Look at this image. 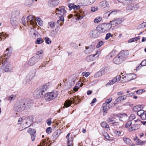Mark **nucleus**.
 Instances as JSON below:
<instances>
[{"instance_id": "obj_2", "label": "nucleus", "mask_w": 146, "mask_h": 146, "mask_svg": "<svg viewBox=\"0 0 146 146\" xmlns=\"http://www.w3.org/2000/svg\"><path fill=\"white\" fill-rule=\"evenodd\" d=\"M111 27L108 25V23H104L98 25L96 29L100 34L107 32Z\"/></svg>"}, {"instance_id": "obj_14", "label": "nucleus", "mask_w": 146, "mask_h": 146, "mask_svg": "<svg viewBox=\"0 0 146 146\" xmlns=\"http://www.w3.org/2000/svg\"><path fill=\"white\" fill-rule=\"evenodd\" d=\"M25 124L26 125L27 127H29L33 122V116H30L25 118Z\"/></svg>"}, {"instance_id": "obj_49", "label": "nucleus", "mask_w": 146, "mask_h": 146, "mask_svg": "<svg viewBox=\"0 0 146 146\" xmlns=\"http://www.w3.org/2000/svg\"><path fill=\"white\" fill-rule=\"evenodd\" d=\"M113 36V35H111L110 33H109L106 34V36L105 38V39L106 40H108L109 38L111 36L112 37Z\"/></svg>"}, {"instance_id": "obj_40", "label": "nucleus", "mask_w": 146, "mask_h": 146, "mask_svg": "<svg viewBox=\"0 0 146 146\" xmlns=\"http://www.w3.org/2000/svg\"><path fill=\"white\" fill-rule=\"evenodd\" d=\"M1 37L0 38L1 39V40H3L5 39L8 36V35H6V34H3V32L1 33H0Z\"/></svg>"}, {"instance_id": "obj_10", "label": "nucleus", "mask_w": 146, "mask_h": 146, "mask_svg": "<svg viewBox=\"0 0 146 146\" xmlns=\"http://www.w3.org/2000/svg\"><path fill=\"white\" fill-rule=\"evenodd\" d=\"M123 20L121 18H115L112 20L110 21V23H108V25L111 27L112 25H116L120 24L122 23Z\"/></svg>"}, {"instance_id": "obj_22", "label": "nucleus", "mask_w": 146, "mask_h": 146, "mask_svg": "<svg viewBox=\"0 0 146 146\" xmlns=\"http://www.w3.org/2000/svg\"><path fill=\"white\" fill-rule=\"evenodd\" d=\"M98 51H97L96 52V54H92L88 56L86 58V60L88 62H90L93 60H94V58L96 55H98L97 56V57H98L100 55V53H98Z\"/></svg>"}, {"instance_id": "obj_53", "label": "nucleus", "mask_w": 146, "mask_h": 146, "mask_svg": "<svg viewBox=\"0 0 146 146\" xmlns=\"http://www.w3.org/2000/svg\"><path fill=\"white\" fill-rule=\"evenodd\" d=\"M37 21L38 24L39 25H40V26L42 25L43 24L42 21V20L40 18H38L37 19Z\"/></svg>"}, {"instance_id": "obj_3", "label": "nucleus", "mask_w": 146, "mask_h": 146, "mask_svg": "<svg viewBox=\"0 0 146 146\" xmlns=\"http://www.w3.org/2000/svg\"><path fill=\"white\" fill-rule=\"evenodd\" d=\"M12 52V50L11 47L8 48L6 49L5 52V55L1 56L0 57V63L4 61L5 62L7 59L8 58L11 56Z\"/></svg>"}, {"instance_id": "obj_11", "label": "nucleus", "mask_w": 146, "mask_h": 146, "mask_svg": "<svg viewBox=\"0 0 146 146\" xmlns=\"http://www.w3.org/2000/svg\"><path fill=\"white\" fill-rule=\"evenodd\" d=\"M27 23L28 25H35L36 24L35 18L32 15L28 16L27 17Z\"/></svg>"}, {"instance_id": "obj_60", "label": "nucleus", "mask_w": 146, "mask_h": 146, "mask_svg": "<svg viewBox=\"0 0 146 146\" xmlns=\"http://www.w3.org/2000/svg\"><path fill=\"white\" fill-rule=\"evenodd\" d=\"M51 119V118H50L48 119L47 120V124L48 125H50L52 123Z\"/></svg>"}, {"instance_id": "obj_6", "label": "nucleus", "mask_w": 146, "mask_h": 146, "mask_svg": "<svg viewBox=\"0 0 146 146\" xmlns=\"http://www.w3.org/2000/svg\"><path fill=\"white\" fill-rule=\"evenodd\" d=\"M136 78V76L133 74H127L126 76H122L121 81L122 82H126L130 81L132 80L135 79Z\"/></svg>"}, {"instance_id": "obj_26", "label": "nucleus", "mask_w": 146, "mask_h": 146, "mask_svg": "<svg viewBox=\"0 0 146 146\" xmlns=\"http://www.w3.org/2000/svg\"><path fill=\"white\" fill-rule=\"evenodd\" d=\"M2 63L3 64L4 63V64L3 66V70L6 72L10 71V68L11 66V64H9V65H7L5 62H4V61L2 62Z\"/></svg>"}, {"instance_id": "obj_54", "label": "nucleus", "mask_w": 146, "mask_h": 146, "mask_svg": "<svg viewBox=\"0 0 146 146\" xmlns=\"http://www.w3.org/2000/svg\"><path fill=\"white\" fill-rule=\"evenodd\" d=\"M112 101V99L111 98L107 99L105 101V102L104 103L107 104V105H108V104L110 103Z\"/></svg>"}, {"instance_id": "obj_25", "label": "nucleus", "mask_w": 146, "mask_h": 146, "mask_svg": "<svg viewBox=\"0 0 146 146\" xmlns=\"http://www.w3.org/2000/svg\"><path fill=\"white\" fill-rule=\"evenodd\" d=\"M119 117V115L118 114H116L115 115L114 114H112L110 115V117H108L106 119V121L108 123H111L112 122L114 121L113 119L115 118V117Z\"/></svg>"}, {"instance_id": "obj_44", "label": "nucleus", "mask_w": 146, "mask_h": 146, "mask_svg": "<svg viewBox=\"0 0 146 146\" xmlns=\"http://www.w3.org/2000/svg\"><path fill=\"white\" fill-rule=\"evenodd\" d=\"M102 19V17H96L94 20V22L95 23H98L100 22Z\"/></svg>"}, {"instance_id": "obj_64", "label": "nucleus", "mask_w": 146, "mask_h": 146, "mask_svg": "<svg viewBox=\"0 0 146 146\" xmlns=\"http://www.w3.org/2000/svg\"><path fill=\"white\" fill-rule=\"evenodd\" d=\"M144 90L145 91V90H139L137 91V94H139L142 93Z\"/></svg>"}, {"instance_id": "obj_56", "label": "nucleus", "mask_w": 146, "mask_h": 146, "mask_svg": "<svg viewBox=\"0 0 146 146\" xmlns=\"http://www.w3.org/2000/svg\"><path fill=\"white\" fill-rule=\"evenodd\" d=\"M15 99V96H14L12 95L9 98V100L10 101H12L14 100Z\"/></svg>"}, {"instance_id": "obj_12", "label": "nucleus", "mask_w": 146, "mask_h": 146, "mask_svg": "<svg viewBox=\"0 0 146 146\" xmlns=\"http://www.w3.org/2000/svg\"><path fill=\"white\" fill-rule=\"evenodd\" d=\"M140 121L139 119H137L134 120L135 123L134 124L131 125L130 128H129V131H132L137 130L140 127V125L139 124L136 123V122Z\"/></svg>"}, {"instance_id": "obj_59", "label": "nucleus", "mask_w": 146, "mask_h": 146, "mask_svg": "<svg viewBox=\"0 0 146 146\" xmlns=\"http://www.w3.org/2000/svg\"><path fill=\"white\" fill-rule=\"evenodd\" d=\"M97 10V8L96 7H92L91 9V11L92 12L96 11Z\"/></svg>"}, {"instance_id": "obj_32", "label": "nucleus", "mask_w": 146, "mask_h": 146, "mask_svg": "<svg viewBox=\"0 0 146 146\" xmlns=\"http://www.w3.org/2000/svg\"><path fill=\"white\" fill-rule=\"evenodd\" d=\"M114 12H115L113 11H108L104 14V17L105 18H107L109 17L110 15L114 14L113 13Z\"/></svg>"}, {"instance_id": "obj_63", "label": "nucleus", "mask_w": 146, "mask_h": 146, "mask_svg": "<svg viewBox=\"0 0 146 146\" xmlns=\"http://www.w3.org/2000/svg\"><path fill=\"white\" fill-rule=\"evenodd\" d=\"M40 145L41 146H46L47 144L45 141H42L41 142Z\"/></svg>"}, {"instance_id": "obj_9", "label": "nucleus", "mask_w": 146, "mask_h": 146, "mask_svg": "<svg viewBox=\"0 0 146 146\" xmlns=\"http://www.w3.org/2000/svg\"><path fill=\"white\" fill-rule=\"evenodd\" d=\"M25 103L23 102L18 103L14 106V109L15 111H21L24 110H26Z\"/></svg>"}, {"instance_id": "obj_24", "label": "nucleus", "mask_w": 146, "mask_h": 146, "mask_svg": "<svg viewBox=\"0 0 146 146\" xmlns=\"http://www.w3.org/2000/svg\"><path fill=\"white\" fill-rule=\"evenodd\" d=\"M50 86V83H47L44 85L40 87L38 89L43 93L46 91L48 89Z\"/></svg>"}, {"instance_id": "obj_29", "label": "nucleus", "mask_w": 146, "mask_h": 146, "mask_svg": "<svg viewBox=\"0 0 146 146\" xmlns=\"http://www.w3.org/2000/svg\"><path fill=\"white\" fill-rule=\"evenodd\" d=\"M11 17L15 18H16V19H19L20 17L19 11H13L12 13Z\"/></svg>"}, {"instance_id": "obj_28", "label": "nucleus", "mask_w": 146, "mask_h": 146, "mask_svg": "<svg viewBox=\"0 0 146 146\" xmlns=\"http://www.w3.org/2000/svg\"><path fill=\"white\" fill-rule=\"evenodd\" d=\"M94 47L93 46L89 47H86L85 49L84 50V52L86 54H89L91 53L93 50Z\"/></svg>"}, {"instance_id": "obj_20", "label": "nucleus", "mask_w": 146, "mask_h": 146, "mask_svg": "<svg viewBox=\"0 0 146 146\" xmlns=\"http://www.w3.org/2000/svg\"><path fill=\"white\" fill-rule=\"evenodd\" d=\"M107 68H105L104 70H102L101 71H99L96 73L94 77L96 78H98L103 75L105 73L107 72Z\"/></svg>"}, {"instance_id": "obj_15", "label": "nucleus", "mask_w": 146, "mask_h": 146, "mask_svg": "<svg viewBox=\"0 0 146 146\" xmlns=\"http://www.w3.org/2000/svg\"><path fill=\"white\" fill-rule=\"evenodd\" d=\"M33 96L35 98H40L42 97L43 93L38 89H37L34 92Z\"/></svg>"}, {"instance_id": "obj_51", "label": "nucleus", "mask_w": 146, "mask_h": 146, "mask_svg": "<svg viewBox=\"0 0 146 146\" xmlns=\"http://www.w3.org/2000/svg\"><path fill=\"white\" fill-rule=\"evenodd\" d=\"M104 42L101 41L99 42L96 46L97 48H99L104 44Z\"/></svg>"}, {"instance_id": "obj_13", "label": "nucleus", "mask_w": 146, "mask_h": 146, "mask_svg": "<svg viewBox=\"0 0 146 146\" xmlns=\"http://www.w3.org/2000/svg\"><path fill=\"white\" fill-rule=\"evenodd\" d=\"M39 59V57H37L36 56L33 57L29 61L28 64L30 66H33L38 61Z\"/></svg>"}, {"instance_id": "obj_55", "label": "nucleus", "mask_w": 146, "mask_h": 146, "mask_svg": "<svg viewBox=\"0 0 146 146\" xmlns=\"http://www.w3.org/2000/svg\"><path fill=\"white\" fill-rule=\"evenodd\" d=\"M71 141H70L69 139H68L67 144V146H73L72 144V141L71 140Z\"/></svg>"}, {"instance_id": "obj_50", "label": "nucleus", "mask_w": 146, "mask_h": 146, "mask_svg": "<svg viewBox=\"0 0 146 146\" xmlns=\"http://www.w3.org/2000/svg\"><path fill=\"white\" fill-rule=\"evenodd\" d=\"M82 75L83 76H85L86 77H87L88 76H89L90 74V73L89 72H83L82 73Z\"/></svg>"}, {"instance_id": "obj_62", "label": "nucleus", "mask_w": 146, "mask_h": 146, "mask_svg": "<svg viewBox=\"0 0 146 146\" xmlns=\"http://www.w3.org/2000/svg\"><path fill=\"white\" fill-rule=\"evenodd\" d=\"M43 52L42 51V50H41L40 51H38V52L37 53V54H36V55L35 56H36L37 57H39V58L40 57V56H39V55L40 54H42Z\"/></svg>"}, {"instance_id": "obj_33", "label": "nucleus", "mask_w": 146, "mask_h": 146, "mask_svg": "<svg viewBox=\"0 0 146 146\" xmlns=\"http://www.w3.org/2000/svg\"><path fill=\"white\" fill-rule=\"evenodd\" d=\"M76 80V78H73L72 76L70 77L69 78V82L71 86L74 84Z\"/></svg>"}, {"instance_id": "obj_45", "label": "nucleus", "mask_w": 146, "mask_h": 146, "mask_svg": "<svg viewBox=\"0 0 146 146\" xmlns=\"http://www.w3.org/2000/svg\"><path fill=\"white\" fill-rule=\"evenodd\" d=\"M44 42L42 39L41 38H38L36 41V43L40 44Z\"/></svg>"}, {"instance_id": "obj_47", "label": "nucleus", "mask_w": 146, "mask_h": 146, "mask_svg": "<svg viewBox=\"0 0 146 146\" xmlns=\"http://www.w3.org/2000/svg\"><path fill=\"white\" fill-rule=\"evenodd\" d=\"M55 25V23L54 22H49L48 24V26L50 27L51 28H54Z\"/></svg>"}, {"instance_id": "obj_17", "label": "nucleus", "mask_w": 146, "mask_h": 146, "mask_svg": "<svg viewBox=\"0 0 146 146\" xmlns=\"http://www.w3.org/2000/svg\"><path fill=\"white\" fill-rule=\"evenodd\" d=\"M137 114L140 116L141 119L143 120H145L146 119V112L143 110L139 111L137 112Z\"/></svg>"}, {"instance_id": "obj_27", "label": "nucleus", "mask_w": 146, "mask_h": 146, "mask_svg": "<svg viewBox=\"0 0 146 146\" xmlns=\"http://www.w3.org/2000/svg\"><path fill=\"white\" fill-rule=\"evenodd\" d=\"M50 2L49 3L48 5L50 7H54L57 5L59 3L58 0H50Z\"/></svg>"}, {"instance_id": "obj_57", "label": "nucleus", "mask_w": 146, "mask_h": 146, "mask_svg": "<svg viewBox=\"0 0 146 146\" xmlns=\"http://www.w3.org/2000/svg\"><path fill=\"white\" fill-rule=\"evenodd\" d=\"M88 5H91L93 4L96 0H86Z\"/></svg>"}, {"instance_id": "obj_35", "label": "nucleus", "mask_w": 146, "mask_h": 146, "mask_svg": "<svg viewBox=\"0 0 146 146\" xmlns=\"http://www.w3.org/2000/svg\"><path fill=\"white\" fill-rule=\"evenodd\" d=\"M102 107L103 108V115H105L107 112L108 109L107 104H106V103H104L103 104Z\"/></svg>"}, {"instance_id": "obj_36", "label": "nucleus", "mask_w": 146, "mask_h": 146, "mask_svg": "<svg viewBox=\"0 0 146 146\" xmlns=\"http://www.w3.org/2000/svg\"><path fill=\"white\" fill-rule=\"evenodd\" d=\"M101 5L102 8L104 9L108 7V3L106 1H104L101 3Z\"/></svg>"}, {"instance_id": "obj_38", "label": "nucleus", "mask_w": 146, "mask_h": 146, "mask_svg": "<svg viewBox=\"0 0 146 146\" xmlns=\"http://www.w3.org/2000/svg\"><path fill=\"white\" fill-rule=\"evenodd\" d=\"M122 79V77H121L120 75L117 76L115 78H114L112 80L114 83L115 82L121 80V81Z\"/></svg>"}, {"instance_id": "obj_46", "label": "nucleus", "mask_w": 146, "mask_h": 146, "mask_svg": "<svg viewBox=\"0 0 146 146\" xmlns=\"http://www.w3.org/2000/svg\"><path fill=\"white\" fill-rule=\"evenodd\" d=\"M28 132L30 133V134H35L36 131L34 129L30 128L28 130Z\"/></svg>"}, {"instance_id": "obj_43", "label": "nucleus", "mask_w": 146, "mask_h": 146, "mask_svg": "<svg viewBox=\"0 0 146 146\" xmlns=\"http://www.w3.org/2000/svg\"><path fill=\"white\" fill-rule=\"evenodd\" d=\"M25 118H23L20 117L18 119V124H20L22 123L23 125H24L25 124Z\"/></svg>"}, {"instance_id": "obj_34", "label": "nucleus", "mask_w": 146, "mask_h": 146, "mask_svg": "<svg viewBox=\"0 0 146 146\" xmlns=\"http://www.w3.org/2000/svg\"><path fill=\"white\" fill-rule=\"evenodd\" d=\"M142 106L141 105H138L134 106L133 108V110L134 111L137 112L141 110Z\"/></svg>"}, {"instance_id": "obj_1", "label": "nucleus", "mask_w": 146, "mask_h": 146, "mask_svg": "<svg viewBox=\"0 0 146 146\" xmlns=\"http://www.w3.org/2000/svg\"><path fill=\"white\" fill-rule=\"evenodd\" d=\"M55 12L56 15H60L59 17L60 21H64V17L66 15L67 13V11L65 10L64 6H60L58 8H56Z\"/></svg>"}, {"instance_id": "obj_31", "label": "nucleus", "mask_w": 146, "mask_h": 146, "mask_svg": "<svg viewBox=\"0 0 146 146\" xmlns=\"http://www.w3.org/2000/svg\"><path fill=\"white\" fill-rule=\"evenodd\" d=\"M83 85V84H82L80 82H78V83H77L75 87L74 88V90L75 92L77 91L78 89L81 87Z\"/></svg>"}, {"instance_id": "obj_41", "label": "nucleus", "mask_w": 146, "mask_h": 146, "mask_svg": "<svg viewBox=\"0 0 146 146\" xmlns=\"http://www.w3.org/2000/svg\"><path fill=\"white\" fill-rule=\"evenodd\" d=\"M36 1H37V0H35ZM34 0H27L26 3V5L30 6L32 5V4L34 3Z\"/></svg>"}, {"instance_id": "obj_18", "label": "nucleus", "mask_w": 146, "mask_h": 146, "mask_svg": "<svg viewBox=\"0 0 146 146\" xmlns=\"http://www.w3.org/2000/svg\"><path fill=\"white\" fill-rule=\"evenodd\" d=\"M19 19H16L11 17L10 19V23L11 25L13 27L17 26L18 24V21Z\"/></svg>"}, {"instance_id": "obj_48", "label": "nucleus", "mask_w": 146, "mask_h": 146, "mask_svg": "<svg viewBox=\"0 0 146 146\" xmlns=\"http://www.w3.org/2000/svg\"><path fill=\"white\" fill-rule=\"evenodd\" d=\"M136 118V116L134 114H131L129 117V119L133 120L135 119Z\"/></svg>"}, {"instance_id": "obj_5", "label": "nucleus", "mask_w": 146, "mask_h": 146, "mask_svg": "<svg viewBox=\"0 0 146 146\" xmlns=\"http://www.w3.org/2000/svg\"><path fill=\"white\" fill-rule=\"evenodd\" d=\"M58 94V92L56 91L48 93L45 94L44 98L46 100L50 101L57 97Z\"/></svg>"}, {"instance_id": "obj_4", "label": "nucleus", "mask_w": 146, "mask_h": 146, "mask_svg": "<svg viewBox=\"0 0 146 146\" xmlns=\"http://www.w3.org/2000/svg\"><path fill=\"white\" fill-rule=\"evenodd\" d=\"M126 57L124 52H121L114 59V63L116 64H119L121 63L122 61Z\"/></svg>"}, {"instance_id": "obj_39", "label": "nucleus", "mask_w": 146, "mask_h": 146, "mask_svg": "<svg viewBox=\"0 0 146 146\" xmlns=\"http://www.w3.org/2000/svg\"><path fill=\"white\" fill-rule=\"evenodd\" d=\"M123 139L125 143L127 144H129L131 142V141L128 138L124 137L123 138Z\"/></svg>"}, {"instance_id": "obj_16", "label": "nucleus", "mask_w": 146, "mask_h": 146, "mask_svg": "<svg viewBox=\"0 0 146 146\" xmlns=\"http://www.w3.org/2000/svg\"><path fill=\"white\" fill-rule=\"evenodd\" d=\"M68 6L69 7V10H70L73 9L74 10H77L80 8V6L79 5H76L74 3H69L68 4Z\"/></svg>"}, {"instance_id": "obj_19", "label": "nucleus", "mask_w": 146, "mask_h": 146, "mask_svg": "<svg viewBox=\"0 0 146 146\" xmlns=\"http://www.w3.org/2000/svg\"><path fill=\"white\" fill-rule=\"evenodd\" d=\"M126 99L127 96L125 95L119 96L116 99L114 105H115V104L118 102H121V101L125 100Z\"/></svg>"}, {"instance_id": "obj_7", "label": "nucleus", "mask_w": 146, "mask_h": 146, "mask_svg": "<svg viewBox=\"0 0 146 146\" xmlns=\"http://www.w3.org/2000/svg\"><path fill=\"white\" fill-rule=\"evenodd\" d=\"M36 73L35 71L34 70L31 71L24 80L23 83L25 84L29 82L30 81L34 78L35 75Z\"/></svg>"}, {"instance_id": "obj_37", "label": "nucleus", "mask_w": 146, "mask_h": 146, "mask_svg": "<svg viewBox=\"0 0 146 146\" xmlns=\"http://www.w3.org/2000/svg\"><path fill=\"white\" fill-rule=\"evenodd\" d=\"M132 124L131 121L129 119L126 122L125 127L126 128L129 129L130 128V127L131 125Z\"/></svg>"}, {"instance_id": "obj_42", "label": "nucleus", "mask_w": 146, "mask_h": 146, "mask_svg": "<svg viewBox=\"0 0 146 146\" xmlns=\"http://www.w3.org/2000/svg\"><path fill=\"white\" fill-rule=\"evenodd\" d=\"M101 126L103 127L106 128H108L109 127V125L105 121H103L101 123Z\"/></svg>"}, {"instance_id": "obj_8", "label": "nucleus", "mask_w": 146, "mask_h": 146, "mask_svg": "<svg viewBox=\"0 0 146 146\" xmlns=\"http://www.w3.org/2000/svg\"><path fill=\"white\" fill-rule=\"evenodd\" d=\"M78 101V98L76 96H74L72 98H71L70 100H66L64 103V106L63 108H64L65 107L67 108L70 106L72 103H77Z\"/></svg>"}, {"instance_id": "obj_61", "label": "nucleus", "mask_w": 146, "mask_h": 146, "mask_svg": "<svg viewBox=\"0 0 146 146\" xmlns=\"http://www.w3.org/2000/svg\"><path fill=\"white\" fill-rule=\"evenodd\" d=\"M31 139H32V140L33 141H34L35 137V134H31Z\"/></svg>"}, {"instance_id": "obj_21", "label": "nucleus", "mask_w": 146, "mask_h": 146, "mask_svg": "<svg viewBox=\"0 0 146 146\" xmlns=\"http://www.w3.org/2000/svg\"><path fill=\"white\" fill-rule=\"evenodd\" d=\"M97 30H92L90 33V37L92 38H96L98 36Z\"/></svg>"}, {"instance_id": "obj_30", "label": "nucleus", "mask_w": 146, "mask_h": 146, "mask_svg": "<svg viewBox=\"0 0 146 146\" xmlns=\"http://www.w3.org/2000/svg\"><path fill=\"white\" fill-rule=\"evenodd\" d=\"M25 103V107L26 110L29 109L33 105V103L30 101L26 102L25 103Z\"/></svg>"}, {"instance_id": "obj_23", "label": "nucleus", "mask_w": 146, "mask_h": 146, "mask_svg": "<svg viewBox=\"0 0 146 146\" xmlns=\"http://www.w3.org/2000/svg\"><path fill=\"white\" fill-rule=\"evenodd\" d=\"M61 133V131L60 129H58L54 132L52 136V138L53 140H55L57 139Z\"/></svg>"}, {"instance_id": "obj_58", "label": "nucleus", "mask_w": 146, "mask_h": 146, "mask_svg": "<svg viewBox=\"0 0 146 146\" xmlns=\"http://www.w3.org/2000/svg\"><path fill=\"white\" fill-rule=\"evenodd\" d=\"M52 128L51 127H49L47 128L46 130V132L48 133H51Z\"/></svg>"}, {"instance_id": "obj_52", "label": "nucleus", "mask_w": 146, "mask_h": 146, "mask_svg": "<svg viewBox=\"0 0 146 146\" xmlns=\"http://www.w3.org/2000/svg\"><path fill=\"white\" fill-rule=\"evenodd\" d=\"M45 40L46 42L48 44H50L51 42V41L49 38L48 37H46Z\"/></svg>"}]
</instances>
